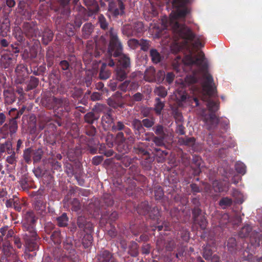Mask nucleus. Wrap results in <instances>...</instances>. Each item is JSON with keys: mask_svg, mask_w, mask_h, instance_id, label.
I'll return each instance as SVG.
<instances>
[{"mask_svg": "<svg viewBox=\"0 0 262 262\" xmlns=\"http://www.w3.org/2000/svg\"><path fill=\"white\" fill-rule=\"evenodd\" d=\"M113 150L112 149H109L108 150H107V151H106V152L105 153V155L107 156V157H110V156H112L113 155Z\"/></svg>", "mask_w": 262, "mask_h": 262, "instance_id": "nucleus-63", "label": "nucleus"}, {"mask_svg": "<svg viewBox=\"0 0 262 262\" xmlns=\"http://www.w3.org/2000/svg\"><path fill=\"white\" fill-rule=\"evenodd\" d=\"M144 30L143 24L142 22H137L134 24V30L132 33L126 32L125 34L129 35H136L137 34L142 32Z\"/></svg>", "mask_w": 262, "mask_h": 262, "instance_id": "nucleus-9", "label": "nucleus"}, {"mask_svg": "<svg viewBox=\"0 0 262 262\" xmlns=\"http://www.w3.org/2000/svg\"><path fill=\"white\" fill-rule=\"evenodd\" d=\"M24 30L26 35L28 36H32L35 34V28H33L28 23L24 24Z\"/></svg>", "mask_w": 262, "mask_h": 262, "instance_id": "nucleus-13", "label": "nucleus"}, {"mask_svg": "<svg viewBox=\"0 0 262 262\" xmlns=\"http://www.w3.org/2000/svg\"><path fill=\"white\" fill-rule=\"evenodd\" d=\"M124 5L123 0H117V4L111 3L109 5V12L114 16L122 15L124 12Z\"/></svg>", "mask_w": 262, "mask_h": 262, "instance_id": "nucleus-4", "label": "nucleus"}, {"mask_svg": "<svg viewBox=\"0 0 262 262\" xmlns=\"http://www.w3.org/2000/svg\"><path fill=\"white\" fill-rule=\"evenodd\" d=\"M164 137H155L154 139V142L158 145H161L163 143Z\"/></svg>", "mask_w": 262, "mask_h": 262, "instance_id": "nucleus-45", "label": "nucleus"}, {"mask_svg": "<svg viewBox=\"0 0 262 262\" xmlns=\"http://www.w3.org/2000/svg\"><path fill=\"white\" fill-rule=\"evenodd\" d=\"M150 56L153 62L157 63L161 60V57L160 54L155 49H151L150 51Z\"/></svg>", "mask_w": 262, "mask_h": 262, "instance_id": "nucleus-14", "label": "nucleus"}, {"mask_svg": "<svg viewBox=\"0 0 262 262\" xmlns=\"http://www.w3.org/2000/svg\"><path fill=\"white\" fill-rule=\"evenodd\" d=\"M123 127H124V125L123 124V123L121 122H118L117 124L116 128L117 130H120L123 128Z\"/></svg>", "mask_w": 262, "mask_h": 262, "instance_id": "nucleus-56", "label": "nucleus"}, {"mask_svg": "<svg viewBox=\"0 0 262 262\" xmlns=\"http://www.w3.org/2000/svg\"><path fill=\"white\" fill-rule=\"evenodd\" d=\"M174 78V75L172 73H168L166 76V80L169 83H171Z\"/></svg>", "mask_w": 262, "mask_h": 262, "instance_id": "nucleus-47", "label": "nucleus"}, {"mask_svg": "<svg viewBox=\"0 0 262 262\" xmlns=\"http://www.w3.org/2000/svg\"><path fill=\"white\" fill-rule=\"evenodd\" d=\"M100 97L101 95L98 93H94L91 96V98L93 100H99Z\"/></svg>", "mask_w": 262, "mask_h": 262, "instance_id": "nucleus-52", "label": "nucleus"}, {"mask_svg": "<svg viewBox=\"0 0 262 262\" xmlns=\"http://www.w3.org/2000/svg\"><path fill=\"white\" fill-rule=\"evenodd\" d=\"M117 79L120 81L123 80L126 77V72L122 69L117 68L116 69Z\"/></svg>", "mask_w": 262, "mask_h": 262, "instance_id": "nucleus-21", "label": "nucleus"}, {"mask_svg": "<svg viewBox=\"0 0 262 262\" xmlns=\"http://www.w3.org/2000/svg\"><path fill=\"white\" fill-rule=\"evenodd\" d=\"M191 189L192 190L194 191V192H199V187L196 186V185L195 184H191Z\"/></svg>", "mask_w": 262, "mask_h": 262, "instance_id": "nucleus-58", "label": "nucleus"}, {"mask_svg": "<svg viewBox=\"0 0 262 262\" xmlns=\"http://www.w3.org/2000/svg\"><path fill=\"white\" fill-rule=\"evenodd\" d=\"M139 46L142 50L146 51L149 46V41L146 40H141L139 41Z\"/></svg>", "mask_w": 262, "mask_h": 262, "instance_id": "nucleus-34", "label": "nucleus"}, {"mask_svg": "<svg viewBox=\"0 0 262 262\" xmlns=\"http://www.w3.org/2000/svg\"><path fill=\"white\" fill-rule=\"evenodd\" d=\"M80 209V204L79 201L75 199L73 202L72 209L75 211H78Z\"/></svg>", "mask_w": 262, "mask_h": 262, "instance_id": "nucleus-44", "label": "nucleus"}, {"mask_svg": "<svg viewBox=\"0 0 262 262\" xmlns=\"http://www.w3.org/2000/svg\"><path fill=\"white\" fill-rule=\"evenodd\" d=\"M99 262H113L111 254L107 251H103L98 257Z\"/></svg>", "mask_w": 262, "mask_h": 262, "instance_id": "nucleus-11", "label": "nucleus"}, {"mask_svg": "<svg viewBox=\"0 0 262 262\" xmlns=\"http://www.w3.org/2000/svg\"><path fill=\"white\" fill-rule=\"evenodd\" d=\"M70 0H59L61 4L63 6H66L70 2Z\"/></svg>", "mask_w": 262, "mask_h": 262, "instance_id": "nucleus-62", "label": "nucleus"}, {"mask_svg": "<svg viewBox=\"0 0 262 262\" xmlns=\"http://www.w3.org/2000/svg\"><path fill=\"white\" fill-rule=\"evenodd\" d=\"M34 221V219L32 218L30 221V225L27 227L29 233L27 235L28 238L27 239L26 244L29 251H34L38 248V245L36 242L37 239V234L33 225Z\"/></svg>", "mask_w": 262, "mask_h": 262, "instance_id": "nucleus-3", "label": "nucleus"}, {"mask_svg": "<svg viewBox=\"0 0 262 262\" xmlns=\"http://www.w3.org/2000/svg\"><path fill=\"white\" fill-rule=\"evenodd\" d=\"M213 187L215 191L222 192L227 191L228 190V186L227 187H223L217 181H214L212 183Z\"/></svg>", "mask_w": 262, "mask_h": 262, "instance_id": "nucleus-19", "label": "nucleus"}, {"mask_svg": "<svg viewBox=\"0 0 262 262\" xmlns=\"http://www.w3.org/2000/svg\"><path fill=\"white\" fill-rule=\"evenodd\" d=\"M177 132L180 135L184 134V127L181 125H179L177 128Z\"/></svg>", "mask_w": 262, "mask_h": 262, "instance_id": "nucleus-51", "label": "nucleus"}, {"mask_svg": "<svg viewBox=\"0 0 262 262\" xmlns=\"http://www.w3.org/2000/svg\"><path fill=\"white\" fill-rule=\"evenodd\" d=\"M251 230V227L250 225H246L243 227L241 230L239 232V236L241 237H246L249 236Z\"/></svg>", "mask_w": 262, "mask_h": 262, "instance_id": "nucleus-17", "label": "nucleus"}, {"mask_svg": "<svg viewBox=\"0 0 262 262\" xmlns=\"http://www.w3.org/2000/svg\"><path fill=\"white\" fill-rule=\"evenodd\" d=\"M262 238V232L256 233L255 235L250 236V242L254 247L259 246Z\"/></svg>", "mask_w": 262, "mask_h": 262, "instance_id": "nucleus-12", "label": "nucleus"}, {"mask_svg": "<svg viewBox=\"0 0 262 262\" xmlns=\"http://www.w3.org/2000/svg\"><path fill=\"white\" fill-rule=\"evenodd\" d=\"M3 252L6 256H8L12 251V247L8 243H5L3 245Z\"/></svg>", "mask_w": 262, "mask_h": 262, "instance_id": "nucleus-29", "label": "nucleus"}, {"mask_svg": "<svg viewBox=\"0 0 262 262\" xmlns=\"http://www.w3.org/2000/svg\"><path fill=\"white\" fill-rule=\"evenodd\" d=\"M211 262H219V258L217 256L214 255L211 259Z\"/></svg>", "mask_w": 262, "mask_h": 262, "instance_id": "nucleus-64", "label": "nucleus"}, {"mask_svg": "<svg viewBox=\"0 0 262 262\" xmlns=\"http://www.w3.org/2000/svg\"><path fill=\"white\" fill-rule=\"evenodd\" d=\"M139 41L136 39H130L128 41V45L131 49H135L139 47Z\"/></svg>", "mask_w": 262, "mask_h": 262, "instance_id": "nucleus-27", "label": "nucleus"}, {"mask_svg": "<svg viewBox=\"0 0 262 262\" xmlns=\"http://www.w3.org/2000/svg\"><path fill=\"white\" fill-rule=\"evenodd\" d=\"M102 161V158L100 156H95L93 158L92 162L94 165L99 164Z\"/></svg>", "mask_w": 262, "mask_h": 262, "instance_id": "nucleus-46", "label": "nucleus"}, {"mask_svg": "<svg viewBox=\"0 0 262 262\" xmlns=\"http://www.w3.org/2000/svg\"><path fill=\"white\" fill-rule=\"evenodd\" d=\"M14 243L17 248H20L21 247V244L20 242V240L18 238H15Z\"/></svg>", "mask_w": 262, "mask_h": 262, "instance_id": "nucleus-59", "label": "nucleus"}, {"mask_svg": "<svg viewBox=\"0 0 262 262\" xmlns=\"http://www.w3.org/2000/svg\"><path fill=\"white\" fill-rule=\"evenodd\" d=\"M232 201L231 199L228 198H223L220 201V205L223 208H225L231 205Z\"/></svg>", "mask_w": 262, "mask_h": 262, "instance_id": "nucleus-23", "label": "nucleus"}, {"mask_svg": "<svg viewBox=\"0 0 262 262\" xmlns=\"http://www.w3.org/2000/svg\"><path fill=\"white\" fill-rule=\"evenodd\" d=\"M201 211L199 209H195L193 210L192 213L194 217V222L196 223H198L200 226V227L204 229L205 228L207 224V221L206 219L201 216L200 219L198 217H196V215L200 214Z\"/></svg>", "mask_w": 262, "mask_h": 262, "instance_id": "nucleus-7", "label": "nucleus"}, {"mask_svg": "<svg viewBox=\"0 0 262 262\" xmlns=\"http://www.w3.org/2000/svg\"><path fill=\"white\" fill-rule=\"evenodd\" d=\"M60 66L63 70H67L69 66V63L66 60L61 61L60 63Z\"/></svg>", "mask_w": 262, "mask_h": 262, "instance_id": "nucleus-48", "label": "nucleus"}, {"mask_svg": "<svg viewBox=\"0 0 262 262\" xmlns=\"http://www.w3.org/2000/svg\"><path fill=\"white\" fill-rule=\"evenodd\" d=\"M99 21L100 23L101 28L103 29L106 28L107 26V24L106 21L103 15H101L99 16Z\"/></svg>", "mask_w": 262, "mask_h": 262, "instance_id": "nucleus-35", "label": "nucleus"}, {"mask_svg": "<svg viewBox=\"0 0 262 262\" xmlns=\"http://www.w3.org/2000/svg\"><path fill=\"white\" fill-rule=\"evenodd\" d=\"M111 39L108 52L114 57H119V62L124 68L129 66V58L125 55L122 54V46L118 40L117 34L112 31L110 32Z\"/></svg>", "mask_w": 262, "mask_h": 262, "instance_id": "nucleus-2", "label": "nucleus"}, {"mask_svg": "<svg viewBox=\"0 0 262 262\" xmlns=\"http://www.w3.org/2000/svg\"><path fill=\"white\" fill-rule=\"evenodd\" d=\"M16 118L12 119L8 125H5L2 128V132L5 134L7 135L10 133L12 135L16 133L17 129V124L15 120Z\"/></svg>", "mask_w": 262, "mask_h": 262, "instance_id": "nucleus-5", "label": "nucleus"}, {"mask_svg": "<svg viewBox=\"0 0 262 262\" xmlns=\"http://www.w3.org/2000/svg\"><path fill=\"white\" fill-rule=\"evenodd\" d=\"M9 27L7 25L6 26L4 30L1 32V34L3 36H5L7 34V32L9 31Z\"/></svg>", "mask_w": 262, "mask_h": 262, "instance_id": "nucleus-57", "label": "nucleus"}, {"mask_svg": "<svg viewBox=\"0 0 262 262\" xmlns=\"http://www.w3.org/2000/svg\"><path fill=\"white\" fill-rule=\"evenodd\" d=\"M138 84L137 82H132L131 83V84H130V87L128 89H129L130 90H135V89H137L138 88Z\"/></svg>", "mask_w": 262, "mask_h": 262, "instance_id": "nucleus-55", "label": "nucleus"}, {"mask_svg": "<svg viewBox=\"0 0 262 262\" xmlns=\"http://www.w3.org/2000/svg\"><path fill=\"white\" fill-rule=\"evenodd\" d=\"M5 120V116L3 114H0V124H2Z\"/></svg>", "mask_w": 262, "mask_h": 262, "instance_id": "nucleus-60", "label": "nucleus"}, {"mask_svg": "<svg viewBox=\"0 0 262 262\" xmlns=\"http://www.w3.org/2000/svg\"><path fill=\"white\" fill-rule=\"evenodd\" d=\"M42 151L40 149H37L33 152V160L36 162L39 161L41 158Z\"/></svg>", "mask_w": 262, "mask_h": 262, "instance_id": "nucleus-31", "label": "nucleus"}, {"mask_svg": "<svg viewBox=\"0 0 262 262\" xmlns=\"http://www.w3.org/2000/svg\"><path fill=\"white\" fill-rule=\"evenodd\" d=\"M149 3L151 6L152 14L156 15L157 14V7L160 6V3L158 2L155 4L153 0H150Z\"/></svg>", "mask_w": 262, "mask_h": 262, "instance_id": "nucleus-36", "label": "nucleus"}, {"mask_svg": "<svg viewBox=\"0 0 262 262\" xmlns=\"http://www.w3.org/2000/svg\"><path fill=\"white\" fill-rule=\"evenodd\" d=\"M143 124L144 126L146 127H151L154 124V121L152 119H143L142 121Z\"/></svg>", "mask_w": 262, "mask_h": 262, "instance_id": "nucleus-41", "label": "nucleus"}, {"mask_svg": "<svg viewBox=\"0 0 262 262\" xmlns=\"http://www.w3.org/2000/svg\"><path fill=\"white\" fill-rule=\"evenodd\" d=\"M176 97L177 99L179 101H181L182 102L185 101H189L191 103V105H192V102L195 103V106H197L199 105V101L196 98H191L190 97L187 98V95L186 93L183 92L182 93H180L177 92L176 94Z\"/></svg>", "mask_w": 262, "mask_h": 262, "instance_id": "nucleus-6", "label": "nucleus"}, {"mask_svg": "<svg viewBox=\"0 0 262 262\" xmlns=\"http://www.w3.org/2000/svg\"><path fill=\"white\" fill-rule=\"evenodd\" d=\"M228 248L231 250L236 246V240L234 238H230L229 239L227 245Z\"/></svg>", "mask_w": 262, "mask_h": 262, "instance_id": "nucleus-40", "label": "nucleus"}, {"mask_svg": "<svg viewBox=\"0 0 262 262\" xmlns=\"http://www.w3.org/2000/svg\"><path fill=\"white\" fill-rule=\"evenodd\" d=\"M233 196L236 199V201L238 203H242L243 200H241L242 197V194L239 191L237 190H234L232 192Z\"/></svg>", "mask_w": 262, "mask_h": 262, "instance_id": "nucleus-30", "label": "nucleus"}, {"mask_svg": "<svg viewBox=\"0 0 262 262\" xmlns=\"http://www.w3.org/2000/svg\"><path fill=\"white\" fill-rule=\"evenodd\" d=\"M155 132L157 135L161 137H164L163 127L161 125H158L155 130Z\"/></svg>", "mask_w": 262, "mask_h": 262, "instance_id": "nucleus-39", "label": "nucleus"}, {"mask_svg": "<svg viewBox=\"0 0 262 262\" xmlns=\"http://www.w3.org/2000/svg\"><path fill=\"white\" fill-rule=\"evenodd\" d=\"M156 104L155 105V111L156 113L158 114H160L162 110L164 107V104L163 102L160 101L159 98H156Z\"/></svg>", "mask_w": 262, "mask_h": 262, "instance_id": "nucleus-26", "label": "nucleus"}, {"mask_svg": "<svg viewBox=\"0 0 262 262\" xmlns=\"http://www.w3.org/2000/svg\"><path fill=\"white\" fill-rule=\"evenodd\" d=\"M6 4L9 7L11 8L15 5V3L14 0H7Z\"/></svg>", "mask_w": 262, "mask_h": 262, "instance_id": "nucleus-54", "label": "nucleus"}, {"mask_svg": "<svg viewBox=\"0 0 262 262\" xmlns=\"http://www.w3.org/2000/svg\"><path fill=\"white\" fill-rule=\"evenodd\" d=\"M93 237L91 234H87L84 237L83 244L84 247H88L92 243Z\"/></svg>", "mask_w": 262, "mask_h": 262, "instance_id": "nucleus-28", "label": "nucleus"}, {"mask_svg": "<svg viewBox=\"0 0 262 262\" xmlns=\"http://www.w3.org/2000/svg\"><path fill=\"white\" fill-rule=\"evenodd\" d=\"M53 38V33L51 30H47L43 33L42 35V40L43 43L47 45L49 41L51 40Z\"/></svg>", "mask_w": 262, "mask_h": 262, "instance_id": "nucleus-15", "label": "nucleus"}, {"mask_svg": "<svg viewBox=\"0 0 262 262\" xmlns=\"http://www.w3.org/2000/svg\"><path fill=\"white\" fill-rule=\"evenodd\" d=\"M235 168L237 172L244 174L246 171L245 165L241 162H238L235 164Z\"/></svg>", "mask_w": 262, "mask_h": 262, "instance_id": "nucleus-20", "label": "nucleus"}, {"mask_svg": "<svg viewBox=\"0 0 262 262\" xmlns=\"http://www.w3.org/2000/svg\"><path fill=\"white\" fill-rule=\"evenodd\" d=\"M133 250L130 251V254L133 256H136L138 254L137 245L136 243H134L132 244Z\"/></svg>", "mask_w": 262, "mask_h": 262, "instance_id": "nucleus-43", "label": "nucleus"}, {"mask_svg": "<svg viewBox=\"0 0 262 262\" xmlns=\"http://www.w3.org/2000/svg\"><path fill=\"white\" fill-rule=\"evenodd\" d=\"M155 93L158 96L164 97L167 95V92L165 89L162 86H159L155 89Z\"/></svg>", "mask_w": 262, "mask_h": 262, "instance_id": "nucleus-24", "label": "nucleus"}, {"mask_svg": "<svg viewBox=\"0 0 262 262\" xmlns=\"http://www.w3.org/2000/svg\"><path fill=\"white\" fill-rule=\"evenodd\" d=\"M241 180V177L237 176H235L233 179H232V181L234 183V184H236L238 182V181Z\"/></svg>", "mask_w": 262, "mask_h": 262, "instance_id": "nucleus-61", "label": "nucleus"}, {"mask_svg": "<svg viewBox=\"0 0 262 262\" xmlns=\"http://www.w3.org/2000/svg\"><path fill=\"white\" fill-rule=\"evenodd\" d=\"M155 198L157 200L160 199L163 195V192L162 188L159 187L155 191Z\"/></svg>", "mask_w": 262, "mask_h": 262, "instance_id": "nucleus-38", "label": "nucleus"}, {"mask_svg": "<svg viewBox=\"0 0 262 262\" xmlns=\"http://www.w3.org/2000/svg\"><path fill=\"white\" fill-rule=\"evenodd\" d=\"M57 220L59 226L65 227L68 225V219L66 213H63Z\"/></svg>", "mask_w": 262, "mask_h": 262, "instance_id": "nucleus-18", "label": "nucleus"}, {"mask_svg": "<svg viewBox=\"0 0 262 262\" xmlns=\"http://www.w3.org/2000/svg\"><path fill=\"white\" fill-rule=\"evenodd\" d=\"M85 121L89 123H92L94 120L97 119V117L95 116L93 113L89 112L84 116Z\"/></svg>", "mask_w": 262, "mask_h": 262, "instance_id": "nucleus-25", "label": "nucleus"}, {"mask_svg": "<svg viewBox=\"0 0 262 262\" xmlns=\"http://www.w3.org/2000/svg\"><path fill=\"white\" fill-rule=\"evenodd\" d=\"M129 84V81H125L119 86V88L121 91L125 92L127 90Z\"/></svg>", "mask_w": 262, "mask_h": 262, "instance_id": "nucleus-42", "label": "nucleus"}, {"mask_svg": "<svg viewBox=\"0 0 262 262\" xmlns=\"http://www.w3.org/2000/svg\"><path fill=\"white\" fill-rule=\"evenodd\" d=\"M7 161L11 164H12L14 163L15 161V155L13 154L11 156H9L7 158Z\"/></svg>", "mask_w": 262, "mask_h": 262, "instance_id": "nucleus-49", "label": "nucleus"}, {"mask_svg": "<svg viewBox=\"0 0 262 262\" xmlns=\"http://www.w3.org/2000/svg\"><path fill=\"white\" fill-rule=\"evenodd\" d=\"M13 34L15 36V37L18 41L21 42L24 40V33L22 32L20 28H15L14 29Z\"/></svg>", "mask_w": 262, "mask_h": 262, "instance_id": "nucleus-16", "label": "nucleus"}, {"mask_svg": "<svg viewBox=\"0 0 262 262\" xmlns=\"http://www.w3.org/2000/svg\"><path fill=\"white\" fill-rule=\"evenodd\" d=\"M133 125L134 128L138 131H140L143 128L141 122L138 119H135L133 121Z\"/></svg>", "mask_w": 262, "mask_h": 262, "instance_id": "nucleus-33", "label": "nucleus"}, {"mask_svg": "<svg viewBox=\"0 0 262 262\" xmlns=\"http://www.w3.org/2000/svg\"><path fill=\"white\" fill-rule=\"evenodd\" d=\"M32 154V151L30 148H28L25 150L24 152V157L27 162L30 161Z\"/></svg>", "mask_w": 262, "mask_h": 262, "instance_id": "nucleus-32", "label": "nucleus"}, {"mask_svg": "<svg viewBox=\"0 0 262 262\" xmlns=\"http://www.w3.org/2000/svg\"><path fill=\"white\" fill-rule=\"evenodd\" d=\"M83 31L86 34H89L91 33L93 28L91 24H85L83 27Z\"/></svg>", "mask_w": 262, "mask_h": 262, "instance_id": "nucleus-37", "label": "nucleus"}, {"mask_svg": "<svg viewBox=\"0 0 262 262\" xmlns=\"http://www.w3.org/2000/svg\"><path fill=\"white\" fill-rule=\"evenodd\" d=\"M133 99L135 101H140L142 99V95L140 93H137L133 96Z\"/></svg>", "mask_w": 262, "mask_h": 262, "instance_id": "nucleus-50", "label": "nucleus"}, {"mask_svg": "<svg viewBox=\"0 0 262 262\" xmlns=\"http://www.w3.org/2000/svg\"><path fill=\"white\" fill-rule=\"evenodd\" d=\"M14 100H15L14 97L13 95H10V99L8 97H6L5 98V101L8 103H11L14 102Z\"/></svg>", "mask_w": 262, "mask_h": 262, "instance_id": "nucleus-53", "label": "nucleus"}, {"mask_svg": "<svg viewBox=\"0 0 262 262\" xmlns=\"http://www.w3.org/2000/svg\"><path fill=\"white\" fill-rule=\"evenodd\" d=\"M106 66V64L105 63H103L100 72V77L102 79H107L111 74V73L109 71H104V68H105Z\"/></svg>", "mask_w": 262, "mask_h": 262, "instance_id": "nucleus-22", "label": "nucleus"}, {"mask_svg": "<svg viewBox=\"0 0 262 262\" xmlns=\"http://www.w3.org/2000/svg\"><path fill=\"white\" fill-rule=\"evenodd\" d=\"M191 1L173 0L172 5L176 8V10L171 13L169 18L165 17L162 19V25L164 30H171L178 50L186 49L188 51V54L185 56L182 60L184 63L196 67L203 76L202 99L207 102V106L210 114L207 115L205 111H203L202 115L207 127L211 129L216 126L219 123L218 118L213 114L218 110L219 104L210 98L215 95V87L212 77L206 71L207 63L204 54L202 51L196 53L193 51L203 46V37L195 36L188 28L182 24L185 17L189 12L186 5Z\"/></svg>", "mask_w": 262, "mask_h": 262, "instance_id": "nucleus-1", "label": "nucleus"}, {"mask_svg": "<svg viewBox=\"0 0 262 262\" xmlns=\"http://www.w3.org/2000/svg\"><path fill=\"white\" fill-rule=\"evenodd\" d=\"M156 70L153 67H149L145 72L144 79L145 80L152 82L156 80Z\"/></svg>", "mask_w": 262, "mask_h": 262, "instance_id": "nucleus-8", "label": "nucleus"}, {"mask_svg": "<svg viewBox=\"0 0 262 262\" xmlns=\"http://www.w3.org/2000/svg\"><path fill=\"white\" fill-rule=\"evenodd\" d=\"M198 75L195 72L193 73L192 75H187L185 79V85L188 86L195 83L198 80Z\"/></svg>", "mask_w": 262, "mask_h": 262, "instance_id": "nucleus-10", "label": "nucleus"}]
</instances>
